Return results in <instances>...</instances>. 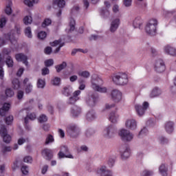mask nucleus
<instances>
[{
    "label": "nucleus",
    "mask_w": 176,
    "mask_h": 176,
    "mask_svg": "<svg viewBox=\"0 0 176 176\" xmlns=\"http://www.w3.org/2000/svg\"><path fill=\"white\" fill-rule=\"evenodd\" d=\"M113 82L119 86H124L129 83V77L126 73L120 72L113 75Z\"/></svg>",
    "instance_id": "f257e3e1"
},
{
    "label": "nucleus",
    "mask_w": 176,
    "mask_h": 176,
    "mask_svg": "<svg viewBox=\"0 0 176 176\" xmlns=\"http://www.w3.org/2000/svg\"><path fill=\"white\" fill-rule=\"evenodd\" d=\"M157 20L151 19L146 25L145 30L146 34L151 36H155L157 34Z\"/></svg>",
    "instance_id": "f03ea898"
},
{
    "label": "nucleus",
    "mask_w": 176,
    "mask_h": 176,
    "mask_svg": "<svg viewBox=\"0 0 176 176\" xmlns=\"http://www.w3.org/2000/svg\"><path fill=\"white\" fill-rule=\"evenodd\" d=\"M102 83V80L95 76V80H92L91 82V87L94 89V90H96V91H99V93H107V87H101L98 85H101Z\"/></svg>",
    "instance_id": "7ed1b4c3"
},
{
    "label": "nucleus",
    "mask_w": 176,
    "mask_h": 176,
    "mask_svg": "<svg viewBox=\"0 0 176 176\" xmlns=\"http://www.w3.org/2000/svg\"><path fill=\"white\" fill-rule=\"evenodd\" d=\"M116 133H118L116 127L113 125H109L104 129L103 135L106 138H112Z\"/></svg>",
    "instance_id": "20e7f679"
},
{
    "label": "nucleus",
    "mask_w": 176,
    "mask_h": 176,
    "mask_svg": "<svg viewBox=\"0 0 176 176\" xmlns=\"http://www.w3.org/2000/svg\"><path fill=\"white\" fill-rule=\"evenodd\" d=\"M69 153V149L67 146H62L60 147V151L58 153V156L60 159H63V157H67L69 159H74V156Z\"/></svg>",
    "instance_id": "39448f33"
},
{
    "label": "nucleus",
    "mask_w": 176,
    "mask_h": 176,
    "mask_svg": "<svg viewBox=\"0 0 176 176\" xmlns=\"http://www.w3.org/2000/svg\"><path fill=\"white\" fill-rule=\"evenodd\" d=\"M149 107V103L148 102H144L142 105L136 104L135 106V111L139 116H142L148 107Z\"/></svg>",
    "instance_id": "423d86ee"
},
{
    "label": "nucleus",
    "mask_w": 176,
    "mask_h": 176,
    "mask_svg": "<svg viewBox=\"0 0 176 176\" xmlns=\"http://www.w3.org/2000/svg\"><path fill=\"white\" fill-rule=\"evenodd\" d=\"M119 135H120L121 140L122 141H127V142L131 141V140H133L134 137L131 134V133H130V131L126 129H122L119 133Z\"/></svg>",
    "instance_id": "0eeeda50"
},
{
    "label": "nucleus",
    "mask_w": 176,
    "mask_h": 176,
    "mask_svg": "<svg viewBox=\"0 0 176 176\" xmlns=\"http://www.w3.org/2000/svg\"><path fill=\"white\" fill-rule=\"evenodd\" d=\"M155 71L158 72V74H162V72H164L166 70V65H164V62L162 59H157L155 60L154 65Z\"/></svg>",
    "instance_id": "6e6552de"
},
{
    "label": "nucleus",
    "mask_w": 176,
    "mask_h": 176,
    "mask_svg": "<svg viewBox=\"0 0 176 176\" xmlns=\"http://www.w3.org/2000/svg\"><path fill=\"white\" fill-rule=\"evenodd\" d=\"M67 131L71 137L75 138L79 135V128L74 124H70L67 128Z\"/></svg>",
    "instance_id": "1a4fd4ad"
},
{
    "label": "nucleus",
    "mask_w": 176,
    "mask_h": 176,
    "mask_svg": "<svg viewBox=\"0 0 176 176\" xmlns=\"http://www.w3.org/2000/svg\"><path fill=\"white\" fill-rule=\"evenodd\" d=\"M86 102L89 107H96V104L98 102V96L97 94L89 96L86 99Z\"/></svg>",
    "instance_id": "9d476101"
},
{
    "label": "nucleus",
    "mask_w": 176,
    "mask_h": 176,
    "mask_svg": "<svg viewBox=\"0 0 176 176\" xmlns=\"http://www.w3.org/2000/svg\"><path fill=\"white\" fill-rule=\"evenodd\" d=\"M0 133L1 134L3 142H6V144H9V142L12 141V137H10V135L8 134V130L5 126H1Z\"/></svg>",
    "instance_id": "9b49d317"
},
{
    "label": "nucleus",
    "mask_w": 176,
    "mask_h": 176,
    "mask_svg": "<svg viewBox=\"0 0 176 176\" xmlns=\"http://www.w3.org/2000/svg\"><path fill=\"white\" fill-rule=\"evenodd\" d=\"M15 59L19 63H23L26 67H28V56L27 55L19 53L15 55Z\"/></svg>",
    "instance_id": "f8f14e48"
},
{
    "label": "nucleus",
    "mask_w": 176,
    "mask_h": 176,
    "mask_svg": "<svg viewBox=\"0 0 176 176\" xmlns=\"http://www.w3.org/2000/svg\"><path fill=\"white\" fill-rule=\"evenodd\" d=\"M111 97L114 102H119L122 100V92L118 89H113L111 93Z\"/></svg>",
    "instance_id": "ddd939ff"
},
{
    "label": "nucleus",
    "mask_w": 176,
    "mask_h": 176,
    "mask_svg": "<svg viewBox=\"0 0 176 176\" xmlns=\"http://www.w3.org/2000/svg\"><path fill=\"white\" fill-rule=\"evenodd\" d=\"M80 90H77L73 93V96H71L69 98V100L67 101V104L69 105H74L78 100H79L78 96L80 95Z\"/></svg>",
    "instance_id": "4468645a"
},
{
    "label": "nucleus",
    "mask_w": 176,
    "mask_h": 176,
    "mask_svg": "<svg viewBox=\"0 0 176 176\" xmlns=\"http://www.w3.org/2000/svg\"><path fill=\"white\" fill-rule=\"evenodd\" d=\"M50 46H52L54 47L55 46H57V45H59V46L56 49V50L54 51V53L57 54L60 50H61V47L65 45V43H61V39L59 38L58 40H55L52 43H50Z\"/></svg>",
    "instance_id": "2eb2a0df"
},
{
    "label": "nucleus",
    "mask_w": 176,
    "mask_h": 176,
    "mask_svg": "<svg viewBox=\"0 0 176 176\" xmlns=\"http://www.w3.org/2000/svg\"><path fill=\"white\" fill-rule=\"evenodd\" d=\"M41 153L45 160L50 162L53 159V152L49 148H45L42 151Z\"/></svg>",
    "instance_id": "dca6fc26"
},
{
    "label": "nucleus",
    "mask_w": 176,
    "mask_h": 176,
    "mask_svg": "<svg viewBox=\"0 0 176 176\" xmlns=\"http://www.w3.org/2000/svg\"><path fill=\"white\" fill-rule=\"evenodd\" d=\"M120 24V19H116L113 20L111 23L109 31L111 32H116V30H118V28H119Z\"/></svg>",
    "instance_id": "f3484780"
},
{
    "label": "nucleus",
    "mask_w": 176,
    "mask_h": 176,
    "mask_svg": "<svg viewBox=\"0 0 176 176\" xmlns=\"http://www.w3.org/2000/svg\"><path fill=\"white\" fill-rule=\"evenodd\" d=\"M70 113L73 118H78L82 113V109L78 106H74L71 108Z\"/></svg>",
    "instance_id": "a211bd4d"
},
{
    "label": "nucleus",
    "mask_w": 176,
    "mask_h": 176,
    "mask_svg": "<svg viewBox=\"0 0 176 176\" xmlns=\"http://www.w3.org/2000/svg\"><path fill=\"white\" fill-rule=\"evenodd\" d=\"M98 174L100 176H112V172L111 170H107V167L102 166L97 170Z\"/></svg>",
    "instance_id": "6ab92c4d"
},
{
    "label": "nucleus",
    "mask_w": 176,
    "mask_h": 176,
    "mask_svg": "<svg viewBox=\"0 0 176 176\" xmlns=\"http://www.w3.org/2000/svg\"><path fill=\"white\" fill-rule=\"evenodd\" d=\"M10 109V104L4 103L2 107L0 108V116H5Z\"/></svg>",
    "instance_id": "aec40b11"
},
{
    "label": "nucleus",
    "mask_w": 176,
    "mask_h": 176,
    "mask_svg": "<svg viewBox=\"0 0 176 176\" xmlns=\"http://www.w3.org/2000/svg\"><path fill=\"white\" fill-rule=\"evenodd\" d=\"M125 126L126 129L130 130H135L137 129V122L135 120H127Z\"/></svg>",
    "instance_id": "412c9836"
},
{
    "label": "nucleus",
    "mask_w": 176,
    "mask_h": 176,
    "mask_svg": "<svg viewBox=\"0 0 176 176\" xmlns=\"http://www.w3.org/2000/svg\"><path fill=\"white\" fill-rule=\"evenodd\" d=\"M165 130L168 134H171L174 131V122L168 121L165 124Z\"/></svg>",
    "instance_id": "4be33fe9"
},
{
    "label": "nucleus",
    "mask_w": 176,
    "mask_h": 176,
    "mask_svg": "<svg viewBox=\"0 0 176 176\" xmlns=\"http://www.w3.org/2000/svg\"><path fill=\"white\" fill-rule=\"evenodd\" d=\"M120 153L122 159H128V157H130V148L128 147L120 148Z\"/></svg>",
    "instance_id": "5701e85b"
},
{
    "label": "nucleus",
    "mask_w": 176,
    "mask_h": 176,
    "mask_svg": "<svg viewBox=\"0 0 176 176\" xmlns=\"http://www.w3.org/2000/svg\"><path fill=\"white\" fill-rule=\"evenodd\" d=\"M97 116H96V112L94 110H91L88 111L86 114V119L88 122H91V120H94Z\"/></svg>",
    "instance_id": "b1692460"
},
{
    "label": "nucleus",
    "mask_w": 176,
    "mask_h": 176,
    "mask_svg": "<svg viewBox=\"0 0 176 176\" xmlns=\"http://www.w3.org/2000/svg\"><path fill=\"white\" fill-rule=\"evenodd\" d=\"M142 25V19L141 17L138 16L136 17L133 22V26L134 28H141V26Z\"/></svg>",
    "instance_id": "393cba45"
},
{
    "label": "nucleus",
    "mask_w": 176,
    "mask_h": 176,
    "mask_svg": "<svg viewBox=\"0 0 176 176\" xmlns=\"http://www.w3.org/2000/svg\"><path fill=\"white\" fill-rule=\"evenodd\" d=\"M164 50L167 54H169L170 56H176V50L173 47L166 46L165 47Z\"/></svg>",
    "instance_id": "a878e982"
},
{
    "label": "nucleus",
    "mask_w": 176,
    "mask_h": 176,
    "mask_svg": "<svg viewBox=\"0 0 176 176\" xmlns=\"http://www.w3.org/2000/svg\"><path fill=\"white\" fill-rule=\"evenodd\" d=\"M159 171L162 176H167L168 168L166 166V164H162L159 168Z\"/></svg>",
    "instance_id": "bb28decb"
},
{
    "label": "nucleus",
    "mask_w": 176,
    "mask_h": 176,
    "mask_svg": "<svg viewBox=\"0 0 176 176\" xmlns=\"http://www.w3.org/2000/svg\"><path fill=\"white\" fill-rule=\"evenodd\" d=\"M53 6H58V8H64L65 6V0H53Z\"/></svg>",
    "instance_id": "cd10ccee"
},
{
    "label": "nucleus",
    "mask_w": 176,
    "mask_h": 176,
    "mask_svg": "<svg viewBox=\"0 0 176 176\" xmlns=\"http://www.w3.org/2000/svg\"><path fill=\"white\" fill-rule=\"evenodd\" d=\"M62 93L66 97H69L72 94V88L71 87H65L62 91Z\"/></svg>",
    "instance_id": "c85d7f7f"
},
{
    "label": "nucleus",
    "mask_w": 176,
    "mask_h": 176,
    "mask_svg": "<svg viewBox=\"0 0 176 176\" xmlns=\"http://www.w3.org/2000/svg\"><path fill=\"white\" fill-rule=\"evenodd\" d=\"M161 93L162 92L160 91V89H159V88H157V87H155L152 90V91L150 94V97L151 98L157 97L158 96H160Z\"/></svg>",
    "instance_id": "c756f323"
},
{
    "label": "nucleus",
    "mask_w": 176,
    "mask_h": 176,
    "mask_svg": "<svg viewBox=\"0 0 176 176\" xmlns=\"http://www.w3.org/2000/svg\"><path fill=\"white\" fill-rule=\"evenodd\" d=\"M6 64L8 68H12L14 63L13 62V58H12V56H8L7 58H6Z\"/></svg>",
    "instance_id": "7c9ffc66"
},
{
    "label": "nucleus",
    "mask_w": 176,
    "mask_h": 176,
    "mask_svg": "<svg viewBox=\"0 0 176 176\" xmlns=\"http://www.w3.org/2000/svg\"><path fill=\"white\" fill-rule=\"evenodd\" d=\"M118 118L119 116L116 113H111L109 116V120L111 122V123H116V122H118Z\"/></svg>",
    "instance_id": "2f4dec72"
},
{
    "label": "nucleus",
    "mask_w": 176,
    "mask_h": 176,
    "mask_svg": "<svg viewBox=\"0 0 176 176\" xmlns=\"http://www.w3.org/2000/svg\"><path fill=\"white\" fill-rule=\"evenodd\" d=\"M28 119L30 120H35L36 119V115L32 113L29 116H27V117H25L24 119L25 124H28Z\"/></svg>",
    "instance_id": "473e14b6"
},
{
    "label": "nucleus",
    "mask_w": 176,
    "mask_h": 176,
    "mask_svg": "<svg viewBox=\"0 0 176 176\" xmlns=\"http://www.w3.org/2000/svg\"><path fill=\"white\" fill-rule=\"evenodd\" d=\"M52 25V19L49 18H46L44 19L43 22L41 24L42 28H46V27H49V25Z\"/></svg>",
    "instance_id": "72a5a7b5"
},
{
    "label": "nucleus",
    "mask_w": 176,
    "mask_h": 176,
    "mask_svg": "<svg viewBox=\"0 0 176 176\" xmlns=\"http://www.w3.org/2000/svg\"><path fill=\"white\" fill-rule=\"evenodd\" d=\"M67 67V63L63 62L60 65L55 66V68L56 69V72H61L64 68Z\"/></svg>",
    "instance_id": "f704fd0d"
},
{
    "label": "nucleus",
    "mask_w": 176,
    "mask_h": 176,
    "mask_svg": "<svg viewBox=\"0 0 176 176\" xmlns=\"http://www.w3.org/2000/svg\"><path fill=\"white\" fill-rule=\"evenodd\" d=\"M12 87L15 90H19L20 89V81L17 78H14L12 80Z\"/></svg>",
    "instance_id": "c9c22d12"
},
{
    "label": "nucleus",
    "mask_w": 176,
    "mask_h": 176,
    "mask_svg": "<svg viewBox=\"0 0 176 176\" xmlns=\"http://www.w3.org/2000/svg\"><path fill=\"white\" fill-rule=\"evenodd\" d=\"M54 142V138L52 135H48L45 139V145H49V144H52Z\"/></svg>",
    "instance_id": "e433bc0d"
},
{
    "label": "nucleus",
    "mask_w": 176,
    "mask_h": 176,
    "mask_svg": "<svg viewBox=\"0 0 176 176\" xmlns=\"http://www.w3.org/2000/svg\"><path fill=\"white\" fill-rule=\"evenodd\" d=\"M6 39L8 41H10L12 45H16L17 44V41L13 36L10 35V34H8L6 35Z\"/></svg>",
    "instance_id": "4c0bfd02"
},
{
    "label": "nucleus",
    "mask_w": 176,
    "mask_h": 176,
    "mask_svg": "<svg viewBox=\"0 0 176 176\" xmlns=\"http://www.w3.org/2000/svg\"><path fill=\"white\" fill-rule=\"evenodd\" d=\"M78 76H81L82 78H90V72L87 71L79 72L78 73Z\"/></svg>",
    "instance_id": "58836bf2"
},
{
    "label": "nucleus",
    "mask_w": 176,
    "mask_h": 176,
    "mask_svg": "<svg viewBox=\"0 0 176 176\" xmlns=\"http://www.w3.org/2000/svg\"><path fill=\"white\" fill-rule=\"evenodd\" d=\"M24 3L29 8H31L34 6V3H38V0H32V1H31L30 0H25Z\"/></svg>",
    "instance_id": "ea45409f"
},
{
    "label": "nucleus",
    "mask_w": 176,
    "mask_h": 176,
    "mask_svg": "<svg viewBox=\"0 0 176 176\" xmlns=\"http://www.w3.org/2000/svg\"><path fill=\"white\" fill-rule=\"evenodd\" d=\"M23 23L25 25H28V24H31L32 23V17L30 16H26L23 19Z\"/></svg>",
    "instance_id": "a19ab883"
},
{
    "label": "nucleus",
    "mask_w": 176,
    "mask_h": 176,
    "mask_svg": "<svg viewBox=\"0 0 176 176\" xmlns=\"http://www.w3.org/2000/svg\"><path fill=\"white\" fill-rule=\"evenodd\" d=\"M5 93L7 97H13L14 96V92L10 88L6 89Z\"/></svg>",
    "instance_id": "79ce46f5"
},
{
    "label": "nucleus",
    "mask_w": 176,
    "mask_h": 176,
    "mask_svg": "<svg viewBox=\"0 0 176 176\" xmlns=\"http://www.w3.org/2000/svg\"><path fill=\"white\" fill-rule=\"evenodd\" d=\"M159 141L162 145H166V144H168V139L163 136L159 138Z\"/></svg>",
    "instance_id": "37998d69"
},
{
    "label": "nucleus",
    "mask_w": 176,
    "mask_h": 176,
    "mask_svg": "<svg viewBox=\"0 0 176 176\" xmlns=\"http://www.w3.org/2000/svg\"><path fill=\"white\" fill-rule=\"evenodd\" d=\"M70 28L69 30V32L75 30V19H72L69 23Z\"/></svg>",
    "instance_id": "c03bdc74"
},
{
    "label": "nucleus",
    "mask_w": 176,
    "mask_h": 176,
    "mask_svg": "<svg viewBox=\"0 0 176 176\" xmlns=\"http://www.w3.org/2000/svg\"><path fill=\"white\" fill-rule=\"evenodd\" d=\"M37 87H38V89H43V87H45V81L39 78L37 81Z\"/></svg>",
    "instance_id": "a18cd8bd"
},
{
    "label": "nucleus",
    "mask_w": 176,
    "mask_h": 176,
    "mask_svg": "<svg viewBox=\"0 0 176 176\" xmlns=\"http://www.w3.org/2000/svg\"><path fill=\"white\" fill-rule=\"evenodd\" d=\"M44 64L45 66L47 67H52L54 64V60H53V59H48L44 62Z\"/></svg>",
    "instance_id": "49530a36"
},
{
    "label": "nucleus",
    "mask_w": 176,
    "mask_h": 176,
    "mask_svg": "<svg viewBox=\"0 0 176 176\" xmlns=\"http://www.w3.org/2000/svg\"><path fill=\"white\" fill-rule=\"evenodd\" d=\"M47 120V116L45 114H42L41 116H39L38 118V122L40 123H45Z\"/></svg>",
    "instance_id": "de8ad7c7"
},
{
    "label": "nucleus",
    "mask_w": 176,
    "mask_h": 176,
    "mask_svg": "<svg viewBox=\"0 0 176 176\" xmlns=\"http://www.w3.org/2000/svg\"><path fill=\"white\" fill-rule=\"evenodd\" d=\"M100 14H101V16H102L104 18L109 16V11L107 9L106 10L102 9L100 11Z\"/></svg>",
    "instance_id": "09e8293b"
},
{
    "label": "nucleus",
    "mask_w": 176,
    "mask_h": 176,
    "mask_svg": "<svg viewBox=\"0 0 176 176\" xmlns=\"http://www.w3.org/2000/svg\"><path fill=\"white\" fill-rule=\"evenodd\" d=\"M47 35V34L46 33V32L41 31L38 34V39L43 40L45 39V38H46Z\"/></svg>",
    "instance_id": "8fccbe9b"
},
{
    "label": "nucleus",
    "mask_w": 176,
    "mask_h": 176,
    "mask_svg": "<svg viewBox=\"0 0 176 176\" xmlns=\"http://www.w3.org/2000/svg\"><path fill=\"white\" fill-rule=\"evenodd\" d=\"M122 2L125 8H130V6H131V4L133 3V0H123Z\"/></svg>",
    "instance_id": "3c124183"
},
{
    "label": "nucleus",
    "mask_w": 176,
    "mask_h": 176,
    "mask_svg": "<svg viewBox=\"0 0 176 176\" xmlns=\"http://www.w3.org/2000/svg\"><path fill=\"white\" fill-rule=\"evenodd\" d=\"M153 172L148 170H144L141 174V176H153Z\"/></svg>",
    "instance_id": "603ef678"
},
{
    "label": "nucleus",
    "mask_w": 176,
    "mask_h": 176,
    "mask_svg": "<svg viewBox=\"0 0 176 176\" xmlns=\"http://www.w3.org/2000/svg\"><path fill=\"white\" fill-rule=\"evenodd\" d=\"M60 80H61L60 79V78L56 77L52 80V85H54V86H58V85H60Z\"/></svg>",
    "instance_id": "864d4df0"
},
{
    "label": "nucleus",
    "mask_w": 176,
    "mask_h": 176,
    "mask_svg": "<svg viewBox=\"0 0 176 176\" xmlns=\"http://www.w3.org/2000/svg\"><path fill=\"white\" fill-rule=\"evenodd\" d=\"M25 34L28 38H32V34L31 33V28L28 27L25 30Z\"/></svg>",
    "instance_id": "5fc2aeb1"
},
{
    "label": "nucleus",
    "mask_w": 176,
    "mask_h": 176,
    "mask_svg": "<svg viewBox=\"0 0 176 176\" xmlns=\"http://www.w3.org/2000/svg\"><path fill=\"white\" fill-rule=\"evenodd\" d=\"M25 90L26 94H30V93L32 91V85H31V83H29L28 85H26Z\"/></svg>",
    "instance_id": "6e6d98bb"
},
{
    "label": "nucleus",
    "mask_w": 176,
    "mask_h": 176,
    "mask_svg": "<svg viewBox=\"0 0 176 176\" xmlns=\"http://www.w3.org/2000/svg\"><path fill=\"white\" fill-rule=\"evenodd\" d=\"M6 18L3 17L0 19V28H3L6 25Z\"/></svg>",
    "instance_id": "4d7b16f0"
},
{
    "label": "nucleus",
    "mask_w": 176,
    "mask_h": 176,
    "mask_svg": "<svg viewBox=\"0 0 176 176\" xmlns=\"http://www.w3.org/2000/svg\"><path fill=\"white\" fill-rule=\"evenodd\" d=\"M21 170L22 174H23V175H27V174H28V166H22Z\"/></svg>",
    "instance_id": "13d9d810"
},
{
    "label": "nucleus",
    "mask_w": 176,
    "mask_h": 176,
    "mask_svg": "<svg viewBox=\"0 0 176 176\" xmlns=\"http://www.w3.org/2000/svg\"><path fill=\"white\" fill-rule=\"evenodd\" d=\"M13 122V116H9L6 118V124H12Z\"/></svg>",
    "instance_id": "bf43d9fd"
},
{
    "label": "nucleus",
    "mask_w": 176,
    "mask_h": 176,
    "mask_svg": "<svg viewBox=\"0 0 176 176\" xmlns=\"http://www.w3.org/2000/svg\"><path fill=\"white\" fill-rule=\"evenodd\" d=\"M12 151V147L8 146H3L2 148L3 153H6L7 152H10Z\"/></svg>",
    "instance_id": "052dcab7"
},
{
    "label": "nucleus",
    "mask_w": 176,
    "mask_h": 176,
    "mask_svg": "<svg viewBox=\"0 0 176 176\" xmlns=\"http://www.w3.org/2000/svg\"><path fill=\"white\" fill-rule=\"evenodd\" d=\"M41 72L42 75L45 76V75H49L50 71L49 70V68L46 67L42 69Z\"/></svg>",
    "instance_id": "680f3d73"
},
{
    "label": "nucleus",
    "mask_w": 176,
    "mask_h": 176,
    "mask_svg": "<svg viewBox=\"0 0 176 176\" xmlns=\"http://www.w3.org/2000/svg\"><path fill=\"white\" fill-rule=\"evenodd\" d=\"M16 97H17L18 100H22L23 97H24V91H18Z\"/></svg>",
    "instance_id": "e2e57ef3"
},
{
    "label": "nucleus",
    "mask_w": 176,
    "mask_h": 176,
    "mask_svg": "<svg viewBox=\"0 0 176 176\" xmlns=\"http://www.w3.org/2000/svg\"><path fill=\"white\" fill-rule=\"evenodd\" d=\"M52 47H46L45 49L44 50V53L45 54H52Z\"/></svg>",
    "instance_id": "0e129e2a"
},
{
    "label": "nucleus",
    "mask_w": 176,
    "mask_h": 176,
    "mask_svg": "<svg viewBox=\"0 0 176 176\" xmlns=\"http://www.w3.org/2000/svg\"><path fill=\"white\" fill-rule=\"evenodd\" d=\"M25 163H32V157L30 156H26L23 159Z\"/></svg>",
    "instance_id": "69168bd1"
},
{
    "label": "nucleus",
    "mask_w": 176,
    "mask_h": 176,
    "mask_svg": "<svg viewBox=\"0 0 176 176\" xmlns=\"http://www.w3.org/2000/svg\"><path fill=\"white\" fill-rule=\"evenodd\" d=\"M47 170H49V166L44 165L41 169V174L45 175L46 173H47Z\"/></svg>",
    "instance_id": "338daca9"
},
{
    "label": "nucleus",
    "mask_w": 176,
    "mask_h": 176,
    "mask_svg": "<svg viewBox=\"0 0 176 176\" xmlns=\"http://www.w3.org/2000/svg\"><path fill=\"white\" fill-rule=\"evenodd\" d=\"M5 12L8 16H10V14H12V8H10V6H6Z\"/></svg>",
    "instance_id": "774afa93"
}]
</instances>
